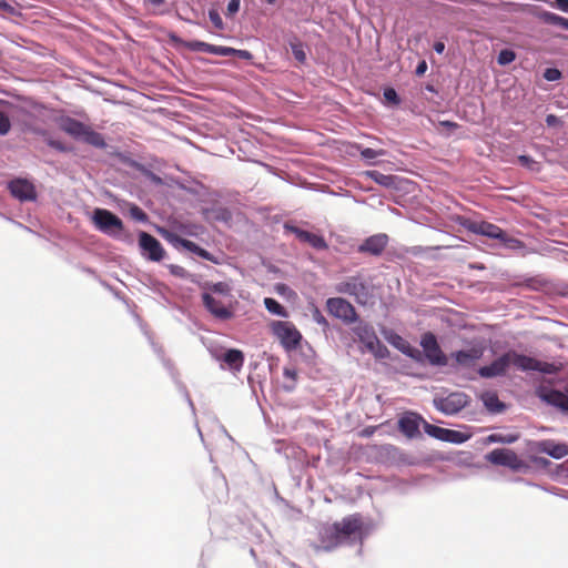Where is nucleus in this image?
<instances>
[{
  "label": "nucleus",
  "instance_id": "f257e3e1",
  "mask_svg": "<svg viewBox=\"0 0 568 568\" xmlns=\"http://www.w3.org/2000/svg\"><path fill=\"white\" fill-rule=\"evenodd\" d=\"M511 364L521 372H539L551 375L559 371L555 363L542 362L516 351H508L489 365L480 366L477 373L483 378L505 376Z\"/></svg>",
  "mask_w": 568,
  "mask_h": 568
},
{
  "label": "nucleus",
  "instance_id": "f03ea898",
  "mask_svg": "<svg viewBox=\"0 0 568 568\" xmlns=\"http://www.w3.org/2000/svg\"><path fill=\"white\" fill-rule=\"evenodd\" d=\"M57 123L61 131L77 141L83 142L100 150H104L108 146L105 139L101 133L94 131L90 125L70 115L60 116Z\"/></svg>",
  "mask_w": 568,
  "mask_h": 568
},
{
  "label": "nucleus",
  "instance_id": "7ed1b4c3",
  "mask_svg": "<svg viewBox=\"0 0 568 568\" xmlns=\"http://www.w3.org/2000/svg\"><path fill=\"white\" fill-rule=\"evenodd\" d=\"M353 333L364 345L367 352L374 355L376 359H386L389 356L388 348L379 341L372 324L357 320L353 327Z\"/></svg>",
  "mask_w": 568,
  "mask_h": 568
},
{
  "label": "nucleus",
  "instance_id": "20e7f679",
  "mask_svg": "<svg viewBox=\"0 0 568 568\" xmlns=\"http://www.w3.org/2000/svg\"><path fill=\"white\" fill-rule=\"evenodd\" d=\"M335 290L339 294H346L355 298L356 303L366 305L372 298L371 285L361 276H348L336 284Z\"/></svg>",
  "mask_w": 568,
  "mask_h": 568
},
{
  "label": "nucleus",
  "instance_id": "39448f33",
  "mask_svg": "<svg viewBox=\"0 0 568 568\" xmlns=\"http://www.w3.org/2000/svg\"><path fill=\"white\" fill-rule=\"evenodd\" d=\"M92 222L101 233L121 239L124 225L122 220L113 212L98 207L93 211Z\"/></svg>",
  "mask_w": 568,
  "mask_h": 568
},
{
  "label": "nucleus",
  "instance_id": "423d86ee",
  "mask_svg": "<svg viewBox=\"0 0 568 568\" xmlns=\"http://www.w3.org/2000/svg\"><path fill=\"white\" fill-rule=\"evenodd\" d=\"M457 223L465 230L483 235L491 240H498L503 243L509 241L507 233L496 224L486 221H475L469 217L458 216Z\"/></svg>",
  "mask_w": 568,
  "mask_h": 568
},
{
  "label": "nucleus",
  "instance_id": "0eeeda50",
  "mask_svg": "<svg viewBox=\"0 0 568 568\" xmlns=\"http://www.w3.org/2000/svg\"><path fill=\"white\" fill-rule=\"evenodd\" d=\"M374 528L371 518L355 513L333 523L329 532H368Z\"/></svg>",
  "mask_w": 568,
  "mask_h": 568
},
{
  "label": "nucleus",
  "instance_id": "6e6552de",
  "mask_svg": "<svg viewBox=\"0 0 568 568\" xmlns=\"http://www.w3.org/2000/svg\"><path fill=\"white\" fill-rule=\"evenodd\" d=\"M468 404V396L465 393L454 392L447 396L435 397L434 407L444 415L452 416L458 414Z\"/></svg>",
  "mask_w": 568,
  "mask_h": 568
},
{
  "label": "nucleus",
  "instance_id": "1a4fd4ad",
  "mask_svg": "<svg viewBox=\"0 0 568 568\" xmlns=\"http://www.w3.org/2000/svg\"><path fill=\"white\" fill-rule=\"evenodd\" d=\"M272 329L286 351H294L298 347L302 334L292 323L278 321L273 323Z\"/></svg>",
  "mask_w": 568,
  "mask_h": 568
},
{
  "label": "nucleus",
  "instance_id": "9d476101",
  "mask_svg": "<svg viewBox=\"0 0 568 568\" xmlns=\"http://www.w3.org/2000/svg\"><path fill=\"white\" fill-rule=\"evenodd\" d=\"M486 460L493 465L504 466L514 471H521L526 468V464L517 454L507 448H496L486 455Z\"/></svg>",
  "mask_w": 568,
  "mask_h": 568
},
{
  "label": "nucleus",
  "instance_id": "9b49d317",
  "mask_svg": "<svg viewBox=\"0 0 568 568\" xmlns=\"http://www.w3.org/2000/svg\"><path fill=\"white\" fill-rule=\"evenodd\" d=\"M162 236L173 246L183 247L184 250L200 256L203 260L217 263V258L207 250L201 247L195 242L181 237L174 232L161 230Z\"/></svg>",
  "mask_w": 568,
  "mask_h": 568
},
{
  "label": "nucleus",
  "instance_id": "f8f14e48",
  "mask_svg": "<svg viewBox=\"0 0 568 568\" xmlns=\"http://www.w3.org/2000/svg\"><path fill=\"white\" fill-rule=\"evenodd\" d=\"M328 313L346 324L357 322L358 315L355 307L345 298L329 297L326 301Z\"/></svg>",
  "mask_w": 568,
  "mask_h": 568
},
{
  "label": "nucleus",
  "instance_id": "ddd939ff",
  "mask_svg": "<svg viewBox=\"0 0 568 568\" xmlns=\"http://www.w3.org/2000/svg\"><path fill=\"white\" fill-rule=\"evenodd\" d=\"M139 247L141 255L152 262H160L165 254L161 242L145 231L139 232Z\"/></svg>",
  "mask_w": 568,
  "mask_h": 568
},
{
  "label": "nucleus",
  "instance_id": "4468645a",
  "mask_svg": "<svg viewBox=\"0 0 568 568\" xmlns=\"http://www.w3.org/2000/svg\"><path fill=\"white\" fill-rule=\"evenodd\" d=\"M420 346L425 352V357L432 366H446L447 356L442 351L436 336L428 332L420 338Z\"/></svg>",
  "mask_w": 568,
  "mask_h": 568
},
{
  "label": "nucleus",
  "instance_id": "2eb2a0df",
  "mask_svg": "<svg viewBox=\"0 0 568 568\" xmlns=\"http://www.w3.org/2000/svg\"><path fill=\"white\" fill-rule=\"evenodd\" d=\"M424 432L428 436H430L435 439H438V440L445 442V443L456 444V445L464 444L470 438L469 434H466V433H463L459 430H455V429L443 428V427L429 424L427 422H424Z\"/></svg>",
  "mask_w": 568,
  "mask_h": 568
},
{
  "label": "nucleus",
  "instance_id": "dca6fc26",
  "mask_svg": "<svg viewBox=\"0 0 568 568\" xmlns=\"http://www.w3.org/2000/svg\"><path fill=\"white\" fill-rule=\"evenodd\" d=\"M536 394L541 402L568 413V388L562 393L546 386H539L536 389Z\"/></svg>",
  "mask_w": 568,
  "mask_h": 568
},
{
  "label": "nucleus",
  "instance_id": "f3484780",
  "mask_svg": "<svg viewBox=\"0 0 568 568\" xmlns=\"http://www.w3.org/2000/svg\"><path fill=\"white\" fill-rule=\"evenodd\" d=\"M426 422L419 414L414 412L404 413L398 419V429L407 438H416L420 435L419 427Z\"/></svg>",
  "mask_w": 568,
  "mask_h": 568
},
{
  "label": "nucleus",
  "instance_id": "a211bd4d",
  "mask_svg": "<svg viewBox=\"0 0 568 568\" xmlns=\"http://www.w3.org/2000/svg\"><path fill=\"white\" fill-rule=\"evenodd\" d=\"M202 302L206 311L220 321L231 320L234 315L231 308L211 293H202Z\"/></svg>",
  "mask_w": 568,
  "mask_h": 568
},
{
  "label": "nucleus",
  "instance_id": "6ab92c4d",
  "mask_svg": "<svg viewBox=\"0 0 568 568\" xmlns=\"http://www.w3.org/2000/svg\"><path fill=\"white\" fill-rule=\"evenodd\" d=\"M534 449L538 453L546 454L554 459H561L568 456V445L557 443L552 439H542L534 444Z\"/></svg>",
  "mask_w": 568,
  "mask_h": 568
},
{
  "label": "nucleus",
  "instance_id": "aec40b11",
  "mask_svg": "<svg viewBox=\"0 0 568 568\" xmlns=\"http://www.w3.org/2000/svg\"><path fill=\"white\" fill-rule=\"evenodd\" d=\"M10 193L19 201H34L37 197L36 189L32 183L24 179H16L9 182Z\"/></svg>",
  "mask_w": 568,
  "mask_h": 568
},
{
  "label": "nucleus",
  "instance_id": "412c9836",
  "mask_svg": "<svg viewBox=\"0 0 568 568\" xmlns=\"http://www.w3.org/2000/svg\"><path fill=\"white\" fill-rule=\"evenodd\" d=\"M387 243L388 236L386 234H375L363 241V243L358 246V252L378 256L383 253Z\"/></svg>",
  "mask_w": 568,
  "mask_h": 568
},
{
  "label": "nucleus",
  "instance_id": "4be33fe9",
  "mask_svg": "<svg viewBox=\"0 0 568 568\" xmlns=\"http://www.w3.org/2000/svg\"><path fill=\"white\" fill-rule=\"evenodd\" d=\"M348 536L349 535H320L318 540L313 541L311 547L315 554L332 551Z\"/></svg>",
  "mask_w": 568,
  "mask_h": 568
},
{
  "label": "nucleus",
  "instance_id": "5701e85b",
  "mask_svg": "<svg viewBox=\"0 0 568 568\" xmlns=\"http://www.w3.org/2000/svg\"><path fill=\"white\" fill-rule=\"evenodd\" d=\"M535 17L547 26L568 30V19L562 16L547 10H539L535 13Z\"/></svg>",
  "mask_w": 568,
  "mask_h": 568
},
{
  "label": "nucleus",
  "instance_id": "b1692460",
  "mask_svg": "<svg viewBox=\"0 0 568 568\" xmlns=\"http://www.w3.org/2000/svg\"><path fill=\"white\" fill-rule=\"evenodd\" d=\"M480 399L486 409L491 414H500L506 410V405L503 403L495 392H485L481 394Z\"/></svg>",
  "mask_w": 568,
  "mask_h": 568
},
{
  "label": "nucleus",
  "instance_id": "393cba45",
  "mask_svg": "<svg viewBox=\"0 0 568 568\" xmlns=\"http://www.w3.org/2000/svg\"><path fill=\"white\" fill-rule=\"evenodd\" d=\"M222 361L232 371H241L244 363V355L240 349L230 348L222 355Z\"/></svg>",
  "mask_w": 568,
  "mask_h": 568
},
{
  "label": "nucleus",
  "instance_id": "a878e982",
  "mask_svg": "<svg viewBox=\"0 0 568 568\" xmlns=\"http://www.w3.org/2000/svg\"><path fill=\"white\" fill-rule=\"evenodd\" d=\"M37 134L43 136L44 142L47 143L48 146H50L51 149H53L60 153H69L72 151L71 146L65 145L64 143H62L61 141H59L57 139H53L51 136V134L44 129L38 130Z\"/></svg>",
  "mask_w": 568,
  "mask_h": 568
},
{
  "label": "nucleus",
  "instance_id": "bb28decb",
  "mask_svg": "<svg viewBox=\"0 0 568 568\" xmlns=\"http://www.w3.org/2000/svg\"><path fill=\"white\" fill-rule=\"evenodd\" d=\"M366 175L372 179L375 183L384 186V187H394L396 176L392 174H384L379 171H367Z\"/></svg>",
  "mask_w": 568,
  "mask_h": 568
},
{
  "label": "nucleus",
  "instance_id": "cd10ccee",
  "mask_svg": "<svg viewBox=\"0 0 568 568\" xmlns=\"http://www.w3.org/2000/svg\"><path fill=\"white\" fill-rule=\"evenodd\" d=\"M385 338L392 346H394L404 355H406V353L410 351L412 345L397 333L389 332L388 334H385Z\"/></svg>",
  "mask_w": 568,
  "mask_h": 568
},
{
  "label": "nucleus",
  "instance_id": "c85d7f7f",
  "mask_svg": "<svg viewBox=\"0 0 568 568\" xmlns=\"http://www.w3.org/2000/svg\"><path fill=\"white\" fill-rule=\"evenodd\" d=\"M519 439V434L517 433H508V434H500V433H493L487 436L486 442L489 444H514Z\"/></svg>",
  "mask_w": 568,
  "mask_h": 568
},
{
  "label": "nucleus",
  "instance_id": "c756f323",
  "mask_svg": "<svg viewBox=\"0 0 568 568\" xmlns=\"http://www.w3.org/2000/svg\"><path fill=\"white\" fill-rule=\"evenodd\" d=\"M452 356L456 361V363L462 366L469 365L470 363L478 358V355L475 351L466 349L456 351L452 354Z\"/></svg>",
  "mask_w": 568,
  "mask_h": 568
},
{
  "label": "nucleus",
  "instance_id": "7c9ffc66",
  "mask_svg": "<svg viewBox=\"0 0 568 568\" xmlns=\"http://www.w3.org/2000/svg\"><path fill=\"white\" fill-rule=\"evenodd\" d=\"M264 306L265 308L273 315L280 316V317H287L288 313L286 308L275 298L273 297H265L264 298Z\"/></svg>",
  "mask_w": 568,
  "mask_h": 568
},
{
  "label": "nucleus",
  "instance_id": "2f4dec72",
  "mask_svg": "<svg viewBox=\"0 0 568 568\" xmlns=\"http://www.w3.org/2000/svg\"><path fill=\"white\" fill-rule=\"evenodd\" d=\"M290 47H291L294 58L300 63H302V64L305 63L306 62V52L304 49V43L302 41H300L296 37H293V40L290 41Z\"/></svg>",
  "mask_w": 568,
  "mask_h": 568
},
{
  "label": "nucleus",
  "instance_id": "473e14b6",
  "mask_svg": "<svg viewBox=\"0 0 568 568\" xmlns=\"http://www.w3.org/2000/svg\"><path fill=\"white\" fill-rule=\"evenodd\" d=\"M204 293H211L213 296H231V288L225 282H217L209 285L207 291Z\"/></svg>",
  "mask_w": 568,
  "mask_h": 568
},
{
  "label": "nucleus",
  "instance_id": "72a5a7b5",
  "mask_svg": "<svg viewBox=\"0 0 568 568\" xmlns=\"http://www.w3.org/2000/svg\"><path fill=\"white\" fill-rule=\"evenodd\" d=\"M359 154L362 159L373 163L372 161L378 156H384L386 154L385 150H375L372 148H363L358 146Z\"/></svg>",
  "mask_w": 568,
  "mask_h": 568
},
{
  "label": "nucleus",
  "instance_id": "f704fd0d",
  "mask_svg": "<svg viewBox=\"0 0 568 568\" xmlns=\"http://www.w3.org/2000/svg\"><path fill=\"white\" fill-rule=\"evenodd\" d=\"M185 47L193 52H205L211 54L212 44L200 41V40H193L185 42Z\"/></svg>",
  "mask_w": 568,
  "mask_h": 568
},
{
  "label": "nucleus",
  "instance_id": "c9c22d12",
  "mask_svg": "<svg viewBox=\"0 0 568 568\" xmlns=\"http://www.w3.org/2000/svg\"><path fill=\"white\" fill-rule=\"evenodd\" d=\"M151 345L153 347V351L158 354V356L162 361L164 367L170 372L172 377L175 379V369L173 367V363L170 359L165 358L164 352L161 346L156 345L154 342H151Z\"/></svg>",
  "mask_w": 568,
  "mask_h": 568
},
{
  "label": "nucleus",
  "instance_id": "e433bc0d",
  "mask_svg": "<svg viewBox=\"0 0 568 568\" xmlns=\"http://www.w3.org/2000/svg\"><path fill=\"white\" fill-rule=\"evenodd\" d=\"M517 161L518 163L528 169L529 171H532V172H539L540 171V164L535 161L531 156L529 155H526V154H521L517 158Z\"/></svg>",
  "mask_w": 568,
  "mask_h": 568
},
{
  "label": "nucleus",
  "instance_id": "4c0bfd02",
  "mask_svg": "<svg viewBox=\"0 0 568 568\" xmlns=\"http://www.w3.org/2000/svg\"><path fill=\"white\" fill-rule=\"evenodd\" d=\"M285 230L293 233L301 242H305L307 243L308 240H310V236L312 234V232H308V231H305L298 226H295V225H291L288 223H286L284 225Z\"/></svg>",
  "mask_w": 568,
  "mask_h": 568
},
{
  "label": "nucleus",
  "instance_id": "58836bf2",
  "mask_svg": "<svg viewBox=\"0 0 568 568\" xmlns=\"http://www.w3.org/2000/svg\"><path fill=\"white\" fill-rule=\"evenodd\" d=\"M383 97L388 103L393 105H398L402 102L399 94L392 87H387L384 89Z\"/></svg>",
  "mask_w": 568,
  "mask_h": 568
},
{
  "label": "nucleus",
  "instance_id": "ea45409f",
  "mask_svg": "<svg viewBox=\"0 0 568 568\" xmlns=\"http://www.w3.org/2000/svg\"><path fill=\"white\" fill-rule=\"evenodd\" d=\"M313 248L318 251L326 250L328 247L324 236L312 233L307 242Z\"/></svg>",
  "mask_w": 568,
  "mask_h": 568
},
{
  "label": "nucleus",
  "instance_id": "a19ab883",
  "mask_svg": "<svg viewBox=\"0 0 568 568\" xmlns=\"http://www.w3.org/2000/svg\"><path fill=\"white\" fill-rule=\"evenodd\" d=\"M516 58V54L513 50H509V49H505V50H501L497 57V62L500 64V65H507L509 63H511Z\"/></svg>",
  "mask_w": 568,
  "mask_h": 568
},
{
  "label": "nucleus",
  "instance_id": "79ce46f5",
  "mask_svg": "<svg viewBox=\"0 0 568 568\" xmlns=\"http://www.w3.org/2000/svg\"><path fill=\"white\" fill-rule=\"evenodd\" d=\"M561 78H562V72L557 68H547L544 71V79L549 82L558 81Z\"/></svg>",
  "mask_w": 568,
  "mask_h": 568
},
{
  "label": "nucleus",
  "instance_id": "37998d69",
  "mask_svg": "<svg viewBox=\"0 0 568 568\" xmlns=\"http://www.w3.org/2000/svg\"><path fill=\"white\" fill-rule=\"evenodd\" d=\"M209 19L216 29H219V30L224 29V22L216 9L209 10Z\"/></svg>",
  "mask_w": 568,
  "mask_h": 568
},
{
  "label": "nucleus",
  "instance_id": "c03bdc74",
  "mask_svg": "<svg viewBox=\"0 0 568 568\" xmlns=\"http://www.w3.org/2000/svg\"><path fill=\"white\" fill-rule=\"evenodd\" d=\"M233 52L234 48L212 44L211 54L221 57H232Z\"/></svg>",
  "mask_w": 568,
  "mask_h": 568
},
{
  "label": "nucleus",
  "instance_id": "a18cd8bd",
  "mask_svg": "<svg viewBox=\"0 0 568 568\" xmlns=\"http://www.w3.org/2000/svg\"><path fill=\"white\" fill-rule=\"evenodd\" d=\"M131 216L139 222L145 223L148 221V214L138 205H133L130 209Z\"/></svg>",
  "mask_w": 568,
  "mask_h": 568
},
{
  "label": "nucleus",
  "instance_id": "49530a36",
  "mask_svg": "<svg viewBox=\"0 0 568 568\" xmlns=\"http://www.w3.org/2000/svg\"><path fill=\"white\" fill-rule=\"evenodd\" d=\"M312 318L313 321L318 324L320 326H322L323 328H327L328 327V322L327 320L325 318V316L322 314V312L315 307L312 312Z\"/></svg>",
  "mask_w": 568,
  "mask_h": 568
},
{
  "label": "nucleus",
  "instance_id": "de8ad7c7",
  "mask_svg": "<svg viewBox=\"0 0 568 568\" xmlns=\"http://www.w3.org/2000/svg\"><path fill=\"white\" fill-rule=\"evenodd\" d=\"M406 356L414 359L417 363H423L426 359L425 352H420L418 348L414 346H412L410 351L406 353Z\"/></svg>",
  "mask_w": 568,
  "mask_h": 568
},
{
  "label": "nucleus",
  "instance_id": "09e8293b",
  "mask_svg": "<svg viewBox=\"0 0 568 568\" xmlns=\"http://www.w3.org/2000/svg\"><path fill=\"white\" fill-rule=\"evenodd\" d=\"M175 383H176V386L180 390V393L184 396L185 400L187 402V405L190 406V408L192 409V412L194 413L195 412V407H194V404H193V400L191 399V396L186 389V386L181 383L180 381H176L175 379Z\"/></svg>",
  "mask_w": 568,
  "mask_h": 568
},
{
  "label": "nucleus",
  "instance_id": "8fccbe9b",
  "mask_svg": "<svg viewBox=\"0 0 568 568\" xmlns=\"http://www.w3.org/2000/svg\"><path fill=\"white\" fill-rule=\"evenodd\" d=\"M119 156H120L121 162L126 164L128 166H130L132 169H135L138 171H143L144 170V166L140 162H138V161H135V160H133V159H131V158H129V156H126L124 154H120Z\"/></svg>",
  "mask_w": 568,
  "mask_h": 568
},
{
  "label": "nucleus",
  "instance_id": "3c124183",
  "mask_svg": "<svg viewBox=\"0 0 568 568\" xmlns=\"http://www.w3.org/2000/svg\"><path fill=\"white\" fill-rule=\"evenodd\" d=\"M11 129L9 118L0 111V135H6Z\"/></svg>",
  "mask_w": 568,
  "mask_h": 568
},
{
  "label": "nucleus",
  "instance_id": "603ef678",
  "mask_svg": "<svg viewBox=\"0 0 568 568\" xmlns=\"http://www.w3.org/2000/svg\"><path fill=\"white\" fill-rule=\"evenodd\" d=\"M241 0H230L227 3V16H233L240 10Z\"/></svg>",
  "mask_w": 568,
  "mask_h": 568
},
{
  "label": "nucleus",
  "instance_id": "864d4df0",
  "mask_svg": "<svg viewBox=\"0 0 568 568\" xmlns=\"http://www.w3.org/2000/svg\"><path fill=\"white\" fill-rule=\"evenodd\" d=\"M232 57H236L239 59L247 61L253 59V54L250 51L235 48Z\"/></svg>",
  "mask_w": 568,
  "mask_h": 568
},
{
  "label": "nucleus",
  "instance_id": "5fc2aeb1",
  "mask_svg": "<svg viewBox=\"0 0 568 568\" xmlns=\"http://www.w3.org/2000/svg\"><path fill=\"white\" fill-rule=\"evenodd\" d=\"M169 270L172 275H175L179 277H184L186 274L185 268L180 265L171 264V265H169Z\"/></svg>",
  "mask_w": 568,
  "mask_h": 568
},
{
  "label": "nucleus",
  "instance_id": "6e6d98bb",
  "mask_svg": "<svg viewBox=\"0 0 568 568\" xmlns=\"http://www.w3.org/2000/svg\"><path fill=\"white\" fill-rule=\"evenodd\" d=\"M548 126H558L562 124V121L555 114H548L545 119Z\"/></svg>",
  "mask_w": 568,
  "mask_h": 568
},
{
  "label": "nucleus",
  "instance_id": "4d7b16f0",
  "mask_svg": "<svg viewBox=\"0 0 568 568\" xmlns=\"http://www.w3.org/2000/svg\"><path fill=\"white\" fill-rule=\"evenodd\" d=\"M552 6L558 10L568 13V0H554Z\"/></svg>",
  "mask_w": 568,
  "mask_h": 568
},
{
  "label": "nucleus",
  "instance_id": "13d9d810",
  "mask_svg": "<svg viewBox=\"0 0 568 568\" xmlns=\"http://www.w3.org/2000/svg\"><path fill=\"white\" fill-rule=\"evenodd\" d=\"M426 71H427V62L425 60L419 61L415 69V74L417 77H422L425 74Z\"/></svg>",
  "mask_w": 568,
  "mask_h": 568
},
{
  "label": "nucleus",
  "instance_id": "bf43d9fd",
  "mask_svg": "<svg viewBox=\"0 0 568 568\" xmlns=\"http://www.w3.org/2000/svg\"><path fill=\"white\" fill-rule=\"evenodd\" d=\"M439 125L444 126L446 129H449V130H455V129L458 128V124L456 122H453V121H449V120L440 121Z\"/></svg>",
  "mask_w": 568,
  "mask_h": 568
},
{
  "label": "nucleus",
  "instance_id": "052dcab7",
  "mask_svg": "<svg viewBox=\"0 0 568 568\" xmlns=\"http://www.w3.org/2000/svg\"><path fill=\"white\" fill-rule=\"evenodd\" d=\"M433 48L436 53L442 54L445 51V43L443 41H436Z\"/></svg>",
  "mask_w": 568,
  "mask_h": 568
},
{
  "label": "nucleus",
  "instance_id": "680f3d73",
  "mask_svg": "<svg viewBox=\"0 0 568 568\" xmlns=\"http://www.w3.org/2000/svg\"><path fill=\"white\" fill-rule=\"evenodd\" d=\"M283 375L287 378H292V379L296 378V372L291 368H284Z\"/></svg>",
  "mask_w": 568,
  "mask_h": 568
},
{
  "label": "nucleus",
  "instance_id": "e2e57ef3",
  "mask_svg": "<svg viewBox=\"0 0 568 568\" xmlns=\"http://www.w3.org/2000/svg\"><path fill=\"white\" fill-rule=\"evenodd\" d=\"M229 216H230V214H229V212L226 210H221L220 215H217L216 217L219 220L226 221Z\"/></svg>",
  "mask_w": 568,
  "mask_h": 568
},
{
  "label": "nucleus",
  "instance_id": "0e129e2a",
  "mask_svg": "<svg viewBox=\"0 0 568 568\" xmlns=\"http://www.w3.org/2000/svg\"><path fill=\"white\" fill-rule=\"evenodd\" d=\"M425 90L430 92V93H438L437 89L435 88V85L430 84V83H427L425 85Z\"/></svg>",
  "mask_w": 568,
  "mask_h": 568
},
{
  "label": "nucleus",
  "instance_id": "69168bd1",
  "mask_svg": "<svg viewBox=\"0 0 568 568\" xmlns=\"http://www.w3.org/2000/svg\"><path fill=\"white\" fill-rule=\"evenodd\" d=\"M148 172H149V174H150V176L152 178V180H153V181H155V182H158V183H160V182H161V179H160L158 175H155L154 173H152V172H150V171H148Z\"/></svg>",
  "mask_w": 568,
  "mask_h": 568
},
{
  "label": "nucleus",
  "instance_id": "338daca9",
  "mask_svg": "<svg viewBox=\"0 0 568 568\" xmlns=\"http://www.w3.org/2000/svg\"><path fill=\"white\" fill-rule=\"evenodd\" d=\"M151 4L153 6H160L162 4L165 0H149Z\"/></svg>",
  "mask_w": 568,
  "mask_h": 568
},
{
  "label": "nucleus",
  "instance_id": "774afa93",
  "mask_svg": "<svg viewBox=\"0 0 568 568\" xmlns=\"http://www.w3.org/2000/svg\"><path fill=\"white\" fill-rule=\"evenodd\" d=\"M83 271L87 272L88 274H94V271L90 267H84Z\"/></svg>",
  "mask_w": 568,
  "mask_h": 568
}]
</instances>
